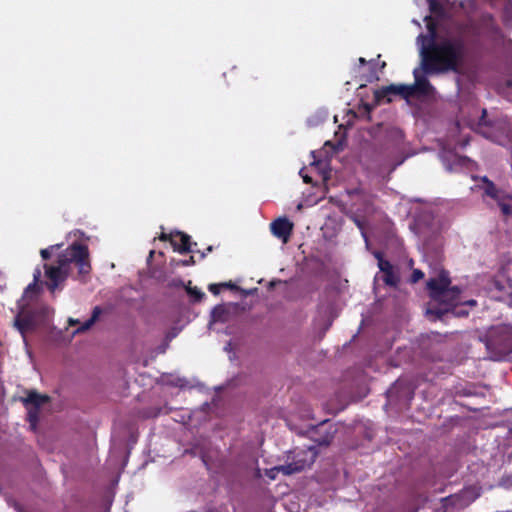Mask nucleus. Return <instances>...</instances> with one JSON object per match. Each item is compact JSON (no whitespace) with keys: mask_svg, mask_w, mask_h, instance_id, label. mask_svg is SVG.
Masks as SVG:
<instances>
[{"mask_svg":"<svg viewBox=\"0 0 512 512\" xmlns=\"http://www.w3.org/2000/svg\"><path fill=\"white\" fill-rule=\"evenodd\" d=\"M430 36L420 35L425 40L421 49L422 70L425 74L458 72L466 55L465 41L461 37H445L436 41V27L427 25Z\"/></svg>","mask_w":512,"mask_h":512,"instance_id":"nucleus-1","label":"nucleus"},{"mask_svg":"<svg viewBox=\"0 0 512 512\" xmlns=\"http://www.w3.org/2000/svg\"><path fill=\"white\" fill-rule=\"evenodd\" d=\"M57 260L75 279H84L92 269L88 246L77 241L59 253Z\"/></svg>","mask_w":512,"mask_h":512,"instance_id":"nucleus-2","label":"nucleus"},{"mask_svg":"<svg viewBox=\"0 0 512 512\" xmlns=\"http://www.w3.org/2000/svg\"><path fill=\"white\" fill-rule=\"evenodd\" d=\"M451 280L449 273L441 270L437 277L430 278L427 281V289L432 299L447 302L448 306L453 307L459 300L461 290L459 287H450Z\"/></svg>","mask_w":512,"mask_h":512,"instance_id":"nucleus-3","label":"nucleus"},{"mask_svg":"<svg viewBox=\"0 0 512 512\" xmlns=\"http://www.w3.org/2000/svg\"><path fill=\"white\" fill-rule=\"evenodd\" d=\"M316 457L317 452L314 450V448L309 447L308 449L295 452L291 462L276 466L272 468V471L277 470L283 475L299 473L310 467L315 462Z\"/></svg>","mask_w":512,"mask_h":512,"instance_id":"nucleus-4","label":"nucleus"},{"mask_svg":"<svg viewBox=\"0 0 512 512\" xmlns=\"http://www.w3.org/2000/svg\"><path fill=\"white\" fill-rule=\"evenodd\" d=\"M45 276L47 278L46 286L52 293L59 288L68 277H71L70 271L67 270L60 262L56 265L44 264Z\"/></svg>","mask_w":512,"mask_h":512,"instance_id":"nucleus-5","label":"nucleus"},{"mask_svg":"<svg viewBox=\"0 0 512 512\" xmlns=\"http://www.w3.org/2000/svg\"><path fill=\"white\" fill-rule=\"evenodd\" d=\"M337 429L329 420H324L309 430V437L319 446H328L334 439Z\"/></svg>","mask_w":512,"mask_h":512,"instance_id":"nucleus-6","label":"nucleus"},{"mask_svg":"<svg viewBox=\"0 0 512 512\" xmlns=\"http://www.w3.org/2000/svg\"><path fill=\"white\" fill-rule=\"evenodd\" d=\"M410 91L408 85L404 84H390L388 86L381 87L375 91V99L377 102H381L384 99L387 103L392 101V96H400L404 99H409Z\"/></svg>","mask_w":512,"mask_h":512,"instance_id":"nucleus-7","label":"nucleus"},{"mask_svg":"<svg viewBox=\"0 0 512 512\" xmlns=\"http://www.w3.org/2000/svg\"><path fill=\"white\" fill-rule=\"evenodd\" d=\"M272 234L283 243H287L292 235L294 224L286 217L274 220L270 224Z\"/></svg>","mask_w":512,"mask_h":512,"instance_id":"nucleus-8","label":"nucleus"},{"mask_svg":"<svg viewBox=\"0 0 512 512\" xmlns=\"http://www.w3.org/2000/svg\"><path fill=\"white\" fill-rule=\"evenodd\" d=\"M415 82L413 85H408V89L410 91L409 98L413 97L415 95H430L434 91V87L431 85L429 80L423 76L420 75L419 71L417 69L413 72Z\"/></svg>","mask_w":512,"mask_h":512,"instance_id":"nucleus-9","label":"nucleus"},{"mask_svg":"<svg viewBox=\"0 0 512 512\" xmlns=\"http://www.w3.org/2000/svg\"><path fill=\"white\" fill-rule=\"evenodd\" d=\"M172 247L174 251H177L180 254L193 251L191 237L184 232L176 231L174 240H172Z\"/></svg>","mask_w":512,"mask_h":512,"instance_id":"nucleus-10","label":"nucleus"},{"mask_svg":"<svg viewBox=\"0 0 512 512\" xmlns=\"http://www.w3.org/2000/svg\"><path fill=\"white\" fill-rule=\"evenodd\" d=\"M379 269L384 274V283L390 287H397L400 279L398 275L395 273L394 267L390 263V261H382L381 263H379Z\"/></svg>","mask_w":512,"mask_h":512,"instance_id":"nucleus-11","label":"nucleus"},{"mask_svg":"<svg viewBox=\"0 0 512 512\" xmlns=\"http://www.w3.org/2000/svg\"><path fill=\"white\" fill-rule=\"evenodd\" d=\"M480 26L490 35L502 36L501 28L491 13H484L481 15Z\"/></svg>","mask_w":512,"mask_h":512,"instance_id":"nucleus-12","label":"nucleus"},{"mask_svg":"<svg viewBox=\"0 0 512 512\" xmlns=\"http://www.w3.org/2000/svg\"><path fill=\"white\" fill-rule=\"evenodd\" d=\"M473 487L463 489L459 494L452 495L448 498L455 505L465 506L473 502L477 498Z\"/></svg>","mask_w":512,"mask_h":512,"instance_id":"nucleus-13","label":"nucleus"},{"mask_svg":"<svg viewBox=\"0 0 512 512\" xmlns=\"http://www.w3.org/2000/svg\"><path fill=\"white\" fill-rule=\"evenodd\" d=\"M49 401L47 395L39 394L36 391H29L27 396L23 399V403L27 409L33 408L39 410L40 407Z\"/></svg>","mask_w":512,"mask_h":512,"instance_id":"nucleus-14","label":"nucleus"},{"mask_svg":"<svg viewBox=\"0 0 512 512\" xmlns=\"http://www.w3.org/2000/svg\"><path fill=\"white\" fill-rule=\"evenodd\" d=\"M14 326L21 333L22 336L34 328L33 318L28 314H18L14 320Z\"/></svg>","mask_w":512,"mask_h":512,"instance_id":"nucleus-15","label":"nucleus"},{"mask_svg":"<svg viewBox=\"0 0 512 512\" xmlns=\"http://www.w3.org/2000/svg\"><path fill=\"white\" fill-rule=\"evenodd\" d=\"M101 313H102V309L99 306L94 307L91 317L88 320H86L84 323H82L81 326H79L75 332L81 333V332H85V331L89 330L94 325V323L98 320Z\"/></svg>","mask_w":512,"mask_h":512,"instance_id":"nucleus-16","label":"nucleus"},{"mask_svg":"<svg viewBox=\"0 0 512 512\" xmlns=\"http://www.w3.org/2000/svg\"><path fill=\"white\" fill-rule=\"evenodd\" d=\"M211 316L215 322H225L228 316V310L224 305H217L213 308Z\"/></svg>","mask_w":512,"mask_h":512,"instance_id":"nucleus-17","label":"nucleus"},{"mask_svg":"<svg viewBox=\"0 0 512 512\" xmlns=\"http://www.w3.org/2000/svg\"><path fill=\"white\" fill-rule=\"evenodd\" d=\"M483 182L485 183V194L495 200H499L500 191L496 188L495 184L490 181L487 177H483Z\"/></svg>","mask_w":512,"mask_h":512,"instance_id":"nucleus-18","label":"nucleus"},{"mask_svg":"<svg viewBox=\"0 0 512 512\" xmlns=\"http://www.w3.org/2000/svg\"><path fill=\"white\" fill-rule=\"evenodd\" d=\"M429 6V11L438 16L443 17L445 14L444 7L438 0H426Z\"/></svg>","mask_w":512,"mask_h":512,"instance_id":"nucleus-19","label":"nucleus"},{"mask_svg":"<svg viewBox=\"0 0 512 512\" xmlns=\"http://www.w3.org/2000/svg\"><path fill=\"white\" fill-rule=\"evenodd\" d=\"M60 247H62V244H55V245H51L47 248H44V249H41L40 250V255L42 257L43 260H48L52 253L56 250H58Z\"/></svg>","mask_w":512,"mask_h":512,"instance_id":"nucleus-20","label":"nucleus"},{"mask_svg":"<svg viewBox=\"0 0 512 512\" xmlns=\"http://www.w3.org/2000/svg\"><path fill=\"white\" fill-rule=\"evenodd\" d=\"M186 291L191 297L194 298L195 302H200L205 297V294L197 287H188Z\"/></svg>","mask_w":512,"mask_h":512,"instance_id":"nucleus-21","label":"nucleus"},{"mask_svg":"<svg viewBox=\"0 0 512 512\" xmlns=\"http://www.w3.org/2000/svg\"><path fill=\"white\" fill-rule=\"evenodd\" d=\"M496 201L498 202V205L504 215H510L512 213V206L504 202L502 197H500L499 200Z\"/></svg>","mask_w":512,"mask_h":512,"instance_id":"nucleus-22","label":"nucleus"},{"mask_svg":"<svg viewBox=\"0 0 512 512\" xmlns=\"http://www.w3.org/2000/svg\"><path fill=\"white\" fill-rule=\"evenodd\" d=\"M27 410H28V420H29V422L31 423L32 426H35V424L38 421L39 410H36V409H33V408H29Z\"/></svg>","mask_w":512,"mask_h":512,"instance_id":"nucleus-23","label":"nucleus"},{"mask_svg":"<svg viewBox=\"0 0 512 512\" xmlns=\"http://www.w3.org/2000/svg\"><path fill=\"white\" fill-rule=\"evenodd\" d=\"M424 277V273L419 269H414L411 275V283H417Z\"/></svg>","mask_w":512,"mask_h":512,"instance_id":"nucleus-24","label":"nucleus"},{"mask_svg":"<svg viewBox=\"0 0 512 512\" xmlns=\"http://www.w3.org/2000/svg\"><path fill=\"white\" fill-rule=\"evenodd\" d=\"M208 290L213 295H218L221 292L222 288H221V285L219 283H212V284H209Z\"/></svg>","mask_w":512,"mask_h":512,"instance_id":"nucleus-25","label":"nucleus"},{"mask_svg":"<svg viewBox=\"0 0 512 512\" xmlns=\"http://www.w3.org/2000/svg\"><path fill=\"white\" fill-rule=\"evenodd\" d=\"M487 117V110L483 109L481 113V117L479 119V125L480 126H490V122L486 119Z\"/></svg>","mask_w":512,"mask_h":512,"instance_id":"nucleus-26","label":"nucleus"},{"mask_svg":"<svg viewBox=\"0 0 512 512\" xmlns=\"http://www.w3.org/2000/svg\"><path fill=\"white\" fill-rule=\"evenodd\" d=\"M174 235H175V233H173V232L169 233V234L162 232L161 235L159 236V239L164 242L169 241L170 244L172 245V240H174Z\"/></svg>","mask_w":512,"mask_h":512,"instance_id":"nucleus-27","label":"nucleus"},{"mask_svg":"<svg viewBox=\"0 0 512 512\" xmlns=\"http://www.w3.org/2000/svg\"><path fill=\"white\" fill-rule=\"evenodd\" d=\"M222 289L238 290V286L232 281L219 283Z\"/></svg>","mask_w":512,"mask_h":512,"instance_id":"nucleus-28","label":"nucleus"},{"mask_svg":"<svg viewBox=\"0 0 512 512\" xmlns=\"http://www.w3.org/2000/svg\"><path fill=\"white\" fill-rule=\"evenodd\" d=\"M374 257L378 260V264L381 263L382 261H386L384 258H383V254L382 252L380 251H375L373 253Z\"/></svg>","mask_w":512,"mask_h":512,"instance_id":"nucleus-29","label":"nucleus"},{"mask_svg":"<svg viewBox=\"0 0 512 512\" xmlns=\"http://www.w3.org/2000/svg\"><path fill=\"white\" fill-rule=\"evenodd\" d=\"M36 287H37L36 283H35V282H33V283L29 284V285L26 287V289H25V292H24V293H25V294H28L29 292L35 291V290H36Z\"/></svg>","mask_w":512,"mask_h":512,"instance_id":"nucleus-30","label":"nucleus"},{"mask_svg":"<svg viewBox=\"0 0 512 512\" xmlns=\"http://www.w3.org/2000/svg\"><path fill=\"white\" fill-rule=\"evenodd\" d=\"M194 263H195V261H194V257L193 256H190L188 260L182 261V265L183 266H189V265H192Z\"/></svg>","mask_w":512,"mask_h":512,"instance_id":"nucleus-31","label":"nucleus"},{"mask_svg":"<svg viewBox=\"0 0 512 512\" xmlns=\"http://www.w3.org/2000/svg\"><path fill=\"white\" fill-rule=\"evenodd\" d=\"M503 352L505 353H511L512 352V342L507 343L503 349Z\"/></svg>","mask_w":512,"mask_h":512,"instance_id":"nucleus-32","label":"nucleus"},{"mask_svg":"<svg viewBox=\"0 0 512 512\" xmlns=\"http://www.w3.org/2000/svg\"><path fill=\"white\" fill-rule=\"evenodd\" d=\"M33 276H34V282L37 283V281L39 280V278L41 276V271L39 269H36Z\"/></svg>","mask_w":512,"mask_h":512,"instance_id":"nucleus-33","label":"nucleus"},{"mask_svg":"<svg viewBox=\"0 0 512 512\" xmlns=\"http://www.w3.org/2000/svg\"><path fill=\"white\" fill-rule=\"evenodd\" d=\"M274 472H275V470L272 471V469H271L270 472L267 473L268 477H270L271 479H274L275 478ZM276 472H278V471L276 470Z\"/></svg>","mask_w":512,"mask_h":512,"instance_id":"nucleus-34","label":"nucleus"},{"mask_svg":"<svg viewBox=\"0 0 512 512\" xmlns=\"http://www.w3.org/2000/svg\"><path fill=\"white\" fill-rule=\"evenodd\" d=\"M78 323H79V321H78V320H74V319H72V318H70V319H69V324H70V325H74V324H78Z\"/></svg>","mask_w":512,"mask_h":512,"instance_id":"nucleus-35","label":"nucleus"},{"mask_svg":"<svg viewBox=\"0 0 512 512\" xmlns=\"http://www.w3.org/2000/svg\"><path fill=\"white\" fill-rule=\"evenodd\" d=\"M359 63H360V65H365V64H366V60H365V58L360 57V58H359Z\"/></svg>","mask_w":512,"mask_h":512,"instance_id":"nucleus-36","label":"nucleus"},{"mask_svg":"<svg viewBox=\"0 0 512 512\" xmlns=\"http://www.w3.org/2000/svg\"><path fill=\"white\" fill-rule=\"evenodd\" d=\"M303 179H304L305 183H310L311 182V178L309 176H305V177H303Z\"/></svg>","mask_w":512,"mask_h":512,"instance_id":"nucleus-37","label":"nucleus"},{"mask_svg":"<svg viewBox=\"0 0 512 512\" xmlns=\"http://www.w3.org/2000/svg\"><path fill=\"white\" fill-rule=\"evenodd\" d=\"M446 311H448V309H444L443 311L438 310V311H436V314L441 315L443 312H446Z\"/></svg>","mask_w":512,"mask_h":512,"instance_id":"nucleus-38","label":"nucleus"},{"mask_svg":"<svg viewBox=\"0 0 512 512\" xmlns=\"http://www.w3.org/2000/svg\"><path fill=\"white\" fill-rule=\"evenodd\" d=\"M490 344H491V345H495V344H496V339H491V340H490Z\"/></svg>","mask_w":512,"mask_h":512,"instance_id":"nucleus-39","label":"nucleus"},{"mask_svg":"<svg viewBox=\"0 0 512 512\" xmlns=\"http://www.w3.org/2000/svg\"><path fill=\"white\" fill-rule=\"evenodd\" d=\"M212 250H213V247H212V246H209V247L207 248V252H211Z\"/></svg>","mask_w":512,"mask_h":512,"instance_id":"nucleus-40","label":"nucleus"},{"mask_svg":"<svg viewBox=\"0 0 512 512\" xmlns=\"http://www.w3.org/2000/svg\"><path fill=\"white\" fill-rule=\"evenodd\" d=\"M206 256V253H202L201 257L204 258Z\"/></svg>","mask_w":512,"mask_h":512,"instance_id":"nucleus-41","label":"nucleus"},{"mask_svg":"<svg viewBox=\"0 0 512 512\" xmlns=\"http://www.w3.org/2000/svg\"><path fill=\"white\" fill-rule=\"evenodd\" d=\"M508 198L512 200V196H508Z\"/></svg>","mask_w":512,"mask_h":512,"instance_id":"nucleus-42","label":"nucleus"}]
</instances>
